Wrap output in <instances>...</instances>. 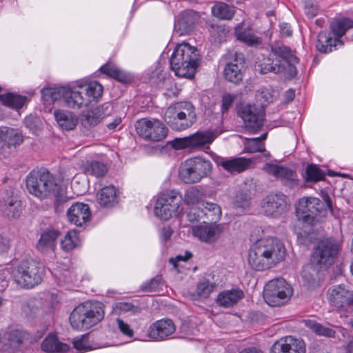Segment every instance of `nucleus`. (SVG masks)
<instances>
[{
    "instance_id": "1",
    "label": "nucleus",
    "mask_w": 353,
    "mask_h": 353,
    "mask_svg": "<svg viewBox=\"0 0 353 353\" xmlns=\"http://www.w3.org/2000/svg\"><path fill=\"white\" fill-rule=\"evenodd\" d=\"M285 248L276 238L261 239L250 248L248 262L250 266L258 271L269 269L285 256Z\"/></svg>"
},
{
    "instance_id": "2",
    "label": "nucleus",
    "mask_w": 353,
    "mask_h": 353,
    "mask_svg": "<svg viewBox=\"0 0 353 353\" xmlns=\"http://www.w3.org/2000/svg\"><path fill=\"white\" fill-rule=\"evenodd\" d=\"M26 187L30 194L39 199H48L52 195L55 196L57 203H63L68 199L54 176L45 168L32 170L27 176Z\"/></svg>"
},
{
    "instance_id": "3",
    "label": "nucleus",
    "mask_w": 353,
    "mask_h": 353,
    "mask_svg": "<svg viewBox=\"0 0 353 353\" xmlns=\"http://www.w3.org/2000/svg\"><path fill=\"white\" fill-rule=\"evenodd\" d=\"M271 50L272 53L279 59L274 63L270 57H263L259 59L255 65V68L261 74L274 72L275 74L288 70V74L294 77L296 74V69L294 66L299 62V59L288 47L279 42L274 43Z\"/></svg>"
},
{
    "instance_id": "4",
    "label": "nucleus",
    "mask_w": 353,
    "mask_h": 353,
    "mask_svg": "<svg viewBox=\"0 0 353 353\" xmlns=\"http://www.w3.org/2000/svg\"><path fill=\"white\" fill-rule=\"evenodd\" d=\"M201 61L199 50L188 43L178 44L172 52L170 68L179 77L192 78Z\"/></svg>"
},
{
    "instance_id": "5",
    "label": "nucleus",
    "mask_w": 353,
    "mask_h": 353,
    "mask_svg": "<svg viewBox=\"0 0 353 353\" xmlns=\"http://www.w3.org/2000/svg\"><path fill=\"white\" fill-rule=\"evenodd\" d=\"M104 305L98 301H86L76 306L70 316L71 326L76 330H88L104 317Z\"/></svg>"
},
{
    "instance_id": "6",
    "label": "nucleus",
    "mask_w": 353,
    "mask_h": 353,
    "mask_svg": "<svg viewBox=\"0 0 353 353\" xmlns=\"http://www.w3.org/2000/svg\"><path fill=\"white\" fill-rule=\"evenodd\" d=\"M10 272L17 286L30 289L41 283L44 268L32 259L23 260L10 267Z\"/></svg>"
},
{
    "instance_id": "7",
    "label": "nucleus",
    "mask_w": 353,
    "mask_h": 353,
    "mask_svg": "<svg viewBox=\"0 0 353 353\" xmlns=\"http://www.w3.org/2000/svg\"><path fill=\"white\" fill-rule=\"evenodd\" d=\"M165 121L177 131L185 130L196 121L195 108L190 102H180L170 105L165 112Z\"/></svg>"
},
{
    "instance_id": "8",
    "label": "nucleus",
    "mask_w": 353,
    "mask_h": 353,
    "mask_svg": "<svg viewBox=\"0 0 353 353\" xmlns=\"http://www.w3.org/2000/svg\"><path fill=\"white\" fill-rule=\"evenodd\" d=\"M212 170L210 160L200 157L189 158L182 162L179 168V176L185 183L193 184L208 177Z\"/></svg>"
},
{
    "instance_id": "9",
    "label": "nucleus",
    "mask_w": 353,
    "mask_h": 353,
    "mask_svg": "<svg viewBox=\"0 0 353 353\" xmlns=\"http://www.w3.org/2000/svg\"><path fill=\"white\" fill-rule=\"evenodd\" d=\"M296 213L298 219L304 223L313 224L325 216L323 203L316 197L303 196L297 201Z\"/></svg>"
},
{
    "instance_id": "10",
    "label": "nucleus",
    "mask_w": 353,
    "mask_h": 353,
    "mask_svg": "<svg viewBox=\"0 0 353 353\" xmlns=\"http://www.w3.org/2000/svg\"><path fill=\"white\" fill-rule=\"evenodd\" d=\"M341 248L340 243L332 239L326 238L320 241L311 256V262L321 269H326L332 265Z\"/></svg>"
},
{
    "instance_id": "11",
    "label": "nucleus",
    "mask_w": 353,
    "mask_h": 353,
    "mask_svg": "<svg viewBox=\"0 0 353 353\" xmlns=\"http://www.w3.org/2000/svg\"><path fill=\"white\" fill-rule=\"evenodd\" d=\"M182 196L176 190H166L160 194L156 201L154 213L163 220H168L179 214Z\"/></svg>"
},
{
    "instance_id": "12",
    "label": "nucleus",
    "mask_w": 353,
    "mask_h": 353,
    "mask_svg": "<svg viewBox=\"0 0 353 353\" xmlns=\"http://www.w3.org/2000/svg\"><path fill=\"white\" fill-rule=\"evenodd\" d=\"M293 294L292 288L284 279L278 278L270 281L264 288L263 298L271 306H280L286 303Z\"/></svg>"
},
{
    "instance_id": "13",
    "label": "nucleus",
    "mask_w": 353,
    "mask_h": 353,
    "mask_svg": "<svg viewBox=\"0 0 353 353\" xmlns=\"http://www.w3.org/2000/svg\"><path fill=\"white\" fill-rule=\"evenodd\" d=\"M136 131L143 139L161 141L168 135V129L159 119L143 118L137 121Z\"/></svg>"
},
{
    "instance_id": "14",
    "label": "nucleus",
    "mask_w": 353,
    "mask_h": 353,
    "mask_svg": "<svg viewBox=\"0 0 353 353\" xmlns=\"http://www.w3.org/2000/svg\"><path fill=\"white\" fill-rule=\"evenodd\" d=\"M237 114L251 133L256 132L263 125L265 112L255 104L241 103L237 106Z\"/></svg>"
},
{
    "instance_id": "15",
    "label": "nucleus",
    "mask_w": 353,
    "mask_h": 353,
    "mask_svg": "<svg viewBox=\"0 0 353 353\" xmlns=\"http://www.w3.org/2000/svg\"><path fill=\"white\" fill-rule=\"evenodd\" d=\"M261 209L268 216L278 218L286 213L290 205L288 203V196L281 192L268 194L261 201Z\"/></svg>"
},
{
    "instance_id": "16",
    "label": "nucleus",
    "mask_w": 353,
    "mask_h": 353,
    "mask_svg": "<svg viewBox=\"0 0 353 353\" xmlns=\"http://www.w3.org/2000/svg\"><path fill=\"white\" fill-rule=\"evenodd\" d=\"M327 299L334 307L347 310L353 306V290L344 284L335 285L328 289Z\"/></svg>"
},
{
    "instance_id": "17",
    "label": "nucleus",
    "mask_w": 353,
    "mask_h": 353,
    "mask_svg": "<svg viewBox=\"0 0 353 353\" xmlns=\"http://www.w3.org/2000/svg\"><path fill=\"white\" fill-rule=\"evenodd\" d=\"M263 170L269 174L280 179L285 186L290 189L298 188L299 185L296 173L286 167L268 163L264 165Z\"/></svg>"
},
{
    "instance_id": "18",
    "label": "nucleus",
    "mask_w": 353,
    "mask_h": 353,
    "mask_svg": "<svg viewBox=\"0 0 353 353\" xmlns=\"http://www.w3.org/2000/svg\"><path fill=\"white\" fill-rule=\"evenodd\" d=\"M176 330L174 322L170 319H162L154 322L148 330V336L152 340H165Z\"/></svg>"
},
{
    "instance_id": "19",
    "label": "nucleus",
    "mask_w": 353,
    "mask_h": 353,
    "mask_svg": "<svg viewBox=\"0 0 353 353\" xmlns=\"http://www.w3.org/2000/svg\"><path fill=\"white\" fill-rule=\"evenodd\" d=\"M270 353H305V344L302 339L288 336L275 342Z\"/></svg>"
},
{
    "instance_id": "20",
    "label": "nucleus",
    "mask_w": 353,
    "mask_h": 353,
    "mask_svg": "<svg viewBox=\"0 0 353 353\" xmlns=\"http://www.w3.org/2000/svg\"><path fill=\"white\" fill-rule=\"evenodd\" d=\"M112 105L104 103L101 105L90 109L81 114V123L85 128H90L98 125L103 118L110 114Z\"/></svg>"
},
{
    "instance_id": "21",
    "label": "nucleus",
    "mask_w": 353,
    "mask_h": 353,
    "mask_svg": "<svg viewBox=\"0 0 353 353\" xmlns=\"http://www.w3.org/2000/svg\"><path fill=\"white\" fill-rule=\"evenodd\" d=\"M245 70L243 54L236 53L234 59L225 65L223 70V76L228 81L236 84L242 81Z\"/></svg>"
},
{
    "instance_id": "22",
    "label": "nucleus",
    "mask_w": 353,
    "mask_h": 353,
    "mask_svg": "<svg viewBox=\"0 0 353 353\" xmlns=\"http://www.w3.org/2000/svg\"><path fill=\"white\" fill-rule=\"evenodd\" d=\"M203 222L205 224L192 228L193 235L205 243H211L217 241L222 232L221 225L214 222L212 223H205V221Z\"/></svg>"
},
{
    "instance_id": "23",
    "label": "nucleus",
    "mask_w": 353,
    "mask_h": 353,
    "mask_svg": "<svg viewBox=\"0 0 353 353\" xmlns=\"http://www.w3.org/2000/svg\"><path fill=\"white\" fill-rule=\"evenodd\" d=\"M68 221L77 226H82L91 217V212L87 204L73 203L67 211Z\"/></svg>"
},
{
    "instance_id": "24",
    "label": "nucleus",
    "mask_w": 353,
    "mask_h": 353,
    "mask_svg": "<svg viewBox=\"0 0 353 353\" xmlns=\"http://www.w3.org/2000/svg\"><path fill=\"white\" fill-rule=\"evenodd\" d=\"M199 13L194 10H187L181 12L174 24L176 32L181 35L190 34L199 21Z\"/></svg>"
},
{
    "instance_id": "25",
    "label": "nucleus",
    "mask_w": 353,
    "mask_h": 353,
    "mask_svg": "<svg viewBox=\"0 0 353 353\" xmlns=\"http://www.w3.org/2000/svg\"><path fill=\"white\" fill-rule=\"evenodd\" d=\"M59 235L60 233L57 230H46L40 235L36 246L37 250L42 254L54 252Z\"/></svg>"
},
{
    "instance_id": "26",
    "label": "nucleus",
    "mask_w": 353,
    "mask_h": 353,
    "mask_svg": "<svg viewBox=\"0 0 353 353\" xmlns=\"http://www.w3.org/2000/svg\"><path fill=\"white\" fill-rule=\"evenodd\" d=\"M253 163L252 159L245 157H234L228 159H222L219 165L225 170L231 174H237L244 172L251 167Z\"/></svg>"
},
{
    "instance_id": "27",
    "label": "nucleus",
    "mask_w": 353,
    "mask_h": 353,
    "mask_svg": "<svg viewBox=\"0 0 353 353\" xmlns=\"http://www.w3.org/2000/svg\"><path fill=\"white\" fill-rule=\"evenodd\" d=\"M83 82H78L70 88V96L68 97L67 106L72 108L80 109L90 104L89 99L83 91Z\"/></svg>"
},
{
    "instance_id": "28",
    "label": "nucleus",
    "mask_w": 353,
    "mask_h": 353,
    "mask_svg": "<svg viewBox=\"0 0 353 353\" xmlns=\"http://www.w3.org/2000/svg\"><path fill=\"white\" fill-rule=\"evenodd\" d=\"M27 337L28 334L22 330L14 329L10 330L7 333L8 342L3 345V350L6 353H14L20 350Z\"/></svg>"
},
{
    "instance_id": "29",
    "label": "nucleus",
    "mask_w": 353,
    "mask_h": 353,
    "mask_svg": "<svg viewBox=\"0 0 353 353\" xmlns=\"http://www.w3.org/2000/svg\"><path fill=\"white\" fill-rule=\"evenodd\" d=\"M236 38L249 46H257L261 43V39L254 34L250 27L241 22L235 28Z\"/></svg>"
},
{
    "instance_id": "30",
    "label": "nucleus",
    "mask_w": 353,
    "mask_h": 353,
    "mask_svg": "<svg viewBox=\"0 0 353 353\" xmlns=\"http://www.w3.org/2000/svg\"><path fill=\"white\" fill-rule=\"evenodd\" d=\"M219 133L216 130H206L204 132H197L188 136L190 142V148H201L205 145L212 143L218 137Z\"/></svg>"
},
{
    "instance_id": "31",
    "label": "nucleus",
    "mask_w": 353,
    "mask_h": 353,
    "mask_svg": "<svg viewBox=\"0 0 353 353\" xmlns=\"http://www.w3.org/2000/svg\"><path fill=\"white\" fill-rule=\"evenodd\" d=\"M70 346L61 342L54 334H48L41 343V350L49 353L67 352Z\"/></svg>"
},
{
    "instance_id": "32",
    "label": "nucleus",
    "mask_w": 353,
    "mask_h": 353,
    "mask_svg": "<svg viewBox=\"0 0 353 353\" xmlns=\"http://www.w3.org/2000/svg\"><path fill=\"white\" fill-rule=\"evenodd\" d=\"M54 115L56 121L63 130H72L79 121L77 115L70 111L57 110L54 111Z\"/></svg>"
},
{
    "instance_id": "33",
    "label": "nucleus",
    "mask_w": 353,
    "mask_h": 353,
    "mask_svg": "<svg viewBox=\"0 0 353 353\" xmlns=\"http://www.w3.org/2000/svg\"><path fill=\"white\" fill-rule=\"evenodd\" d=\"M70 87L62 86L59 88H46L41 90L42 98L46 101H56L63 99L67 104L68 97L70 96Z\"/></svg>"
},
{
    "instance_id": "34",
    "label": "nucleus",
    "mask_w": 353,
    "mask_h": 353,
    "mask_svg": "<svg viewBox=\"0 0 353 353\" xmlns=\"http://www.w3.org/2000/svg\"><path fill=\"white\" fill-rule=\"evenodd\" d=\"M338 45L342 46L341 40L336 37L332 38L330 34L321 32L318 34L316 48L321 52L327 53L332 50Z\"/></svg>"
},
{
    "instance_id": "35",
    "label": "nucleus",
    "mask_w": 353,
    "mask_h": 353,
    "mask_svg": "<svg viewBox=\"0 0 353 353\" xmlns=\"http://www.w3.org/2000/svg\"><path fill=\"white\" fill-rule=\"evenodd\" d=\"M243 297V292L241 290L232 289L220 293L216 299V303L224 307H230L235 305Z\"/></svg>"
},
{
    "instance_id": "36",
    "label": "nucleus",
    "mask_w": 353,
    "mask_h": 353,
    "mask_svg": "<svg viewBox=\"0 0 353 353\" xmlns=\"http://www.w3.org/2000/svg\"><path fill=\"white\" fill-rule=\"evenodd\" d=\"M99 204L106 208H110L117 203V190L113 185L103 188L97 194Z\"/></svg>"
},
{
    "instance_id": "37",
    "label": "nucleus",
    "mask_w": 353,
    "mask_h": 353,
    "mask_svg": "<svg viewBox=\"0 0 353 353\" xmlns=\"http://www.w3.org/2000/svg\"><path fill=\"white\" fill-rule=\"evenodd\" d=\"M3 132V140L6 148H17L19 146L23 141L22 134L17 129L8 127H2Z\"/></svg>"
},
{
    "instance_id": "38",
    "label": "nucleus",
    "mask_w": 353,
    "mask_h": 353,
    "mask_svg": "<svg viewBox=\"0 0 353 353\" xmlns=\"http://www.w3.org/2000/svg\"><path fill=\"white\" fill-rule=\"evenodd\" d=\"M23 312L30 319L39 318L43 315L44 310L43 303L39 299H30L22 306Z\"/></svg>"
},
{
    "instance_id": "39",
    "label": "nucleus",
    "mask_w": 353,
    "mask_h": 353,
    "mask_svg": "<svg viewBox=\"0 0 353 353\" xmlns=\"http://www.w3.org/2000/svg\"><path fill=\"white\" fill-rule=\"evenodd\" d=\"M266 138L267 133H264L259 137L247 139L245 144V150L248 153L263 152L265 157H269L270 154L265 150V145L263 142Z\"/></svg>"
},
{
    "instance_id": "40",
    "label": "nucleus",
    "mask_w": 353,
    "mask_h": 353,
    "mask_svg": "<svg viewBox=\"0 0 353 353\" xmlns=\"http://www.w3.org/2000/svg\"><path fill=\"white\" fill-rule=\"evenodd\" d=\"M1 210L8 219H15L20 216L21 212V201L15 197H10L4 201Z\"/></svg>"
},
{
    "instance_id": "41",
    "label": "nucleus",
    "mask_w": 353,
    "mask_h": 353,
    "mask_svg": "<svg viewBox=\"0 0 353 353\" xmlns=\"http://www.w3.org/2000/svg\"><path fill=\"white\" fill-rule=\"evenodd\" d=\"M101 72L107 74L108 76L123 83H126L130 81V77L120 70L113 63L108 62L102 65L100 68Z\"/></svg>"
},
{
    "instance_id": "42",
    "label": "nucleus",
    "mask_w": 353,
    "mask_h": 353,
    "mask_svg": "<svg viewBox=\"0 0 353 353\" xmlns=\"http://www.w3.org/2000/svg\"><path fill=\"white\" fill-rule=\"evenodd\" d=\"M82 88L90 103L97 102L102 96L103 86L97 81L83 82Z\"/></svg>"
},
{
    "instance_id": "43",
    "label": "nucleus",
    "mask_w": 353,
    "mask_h": 353,
    "mask_svg": "<svg viewBox=\"0 0 353 353\" xmlns=\"http://www.w3.org/2000/svg\"><path fill=\"white\" fill-rule=\"evenodd\" d=\"M83 172L86 174L100 178L106 174L108 172V167L103 162L98 161H86L83 165Z\"/></svg>"
},
{
    "instance_id": "44",
    "label": "nucleus",
    "mask_w": 353,
    "mask_h": 353,
    "mask_svg": "<svg viewBox=\"0 0 353 353\" xmlns=\"http://www.w3.org/2000/svg\"><path fill=\"white\" fill-rule=\"evenodd\" d=\"M201 210L203 216L210 222L216 223L221 217V208L216 203L210 202H203L201 203Z\"/></svg>"
},
{
    "instance_id": "45",
    "label": "nucleus",
    "mask_w": 353,
    "mask_h": 353,
    "mask_svg": "<svg viewBox=\"0 0 353 353\" xmlns=\"http://www.w3.org/2000/svg\"><path fill=\"white\" fill-rule=\"evenodd\" d=\"M27 98L13 93L0 94V103L3 105L13 108L19 109L26 102Z\"/></svg>"
},
{
    "instance_id": "46",
    "label": "nucleus",
    "mask_w": 353,
    "mask_h": 353,
    "mask_svg": "<svg viewBox=\"0 0 353 353\" xmlns=\"http://www.w3.org/2000/svg\"><path fill=\"white\" fill-rule=\"evenodd\" d=\"M234 8L225 3H217L212 7V14L214 17L222 20H230L234 15Z\"/></svg>"
},
{
    "instance_id": "47",
    "label": "nucleus",
    "mask_w": 353,
    "mask_h": 353,
    "mask_svg": "<svg viewBox=\"0 0 353 353\" xmlns=\"http://www.w3.org/2000/svg\"><path fill=\"white\" fill-rule=\"evenodd\" d=\"M303 323L319 336L333 337L336 333L330 327L323 325L311 319H305Z\"/></svg>"
},
{
    "instance_id": "48",
    "label": "nucleus",
    "mask_w": 353,
    "mask_h": 353,
    "mask_svg": "<svg viewBox=\"0 0 353 353\" xmlns=\"http://www.w3.org/2000/svg\"><path fill=\"white\" fill-rule=\"evenodd\" d=\"M330 28L333 34L340 39L347 30L353 28V21L349 18L340 19L333 21Z\"/></svg>"
},
{
    "instance_id": "49",
    "label": "nucleus",
    "mask_w": 353,
    "mask_h": 353,
    "mask_svg": "<svg viewBox=\"0 0 353 353\" xmlns=\"http://www.w3.org/2000/svg\"><path fill=\"white\" fill-rule=\"evenodd\" d=\"M80 243V240L75 230L68 231L61 241V248L69 252L77 248Z\"/></svg>"
},
{
    "instance_id": "50",
    "label": "nucleus",
    "mask_w": 353,
    "mask_h": 353,
    "mask_svg": "<svg viewBox=\"0 0 353 353\" xmlns=\"http://www.w3.org/2000/svg\"><path fill=\"white\" fill-rule=\"evenodd\" d=\"M128 312L135 314L138 312L137 307L131 303L117 302L112 305V313L117 316H120Z\"/></svg>"
},
{
    "instance_id": "51",
    "label": "nucleus",
    "mask_w": 353,
    "mask_h": 353,
    "mask_svg": "<svg viewBox=\"0 0 353 353\" xmlns=\"http://www.w3.org/2000/svg\"><path fill=\"white\" fill-rule=\"evenodd\" d=\"M306 181L316 182L325 178L323 172L316 165L310 164L305 170Z\"/></svg>"
},
{
    "instance_id": "52",
    "label": "nucleus",
    "mask_w": 353,
    "mask_h": 353,
    "mask_svg": "<svg viewBox=\"0 0 353 353\" xmlns=\"http://www.w3.org/2000/svg\"><path fill=\"white\" fill-rule=\"evenodd\" d=\"M256 100L259 104V108L264 110L265 107L273 101L274 97L269 90L261 89L256 93Z\"/></svg>"
},
{
    "instance_id": "53",
    "label": "nucleus",
    "mask_w": 353,
    "mask_h": 353,
    "mask_svg": "<svg viewBox=\"0 0 353 353\" xmlns=\"http://www.w3.org/2000/svg\"><path fill=\"white\" fill-rule=\"evenodd\" d=\"M216 286L214 283L210 282L209 281L200 282L196 287L197 295L201 298H208L214 291Z\"/></svg>"
},
{
    "instance_id": "54",
    "label": "nucleus",
    "mask_w": 353,
    "mask_h": 353,
    "mask_svg": "<svg viewBox=\"0 0 353 353\" xmlns=\"http://www.w3.org/2000/svg\"><path fill=\"white\" fill-rule=\"evenodd\" d=\"M201 199V193L197 187H191L185 192L184 201L186 204L194 205L198 203Z\"/></svg>"
},
{
    "instance_id": "55",
    "label": "nucleus",
    "mask_w": 353,
    "mask_h": 353,
    "mask_svg": "<svg viewBox=\"0 0 353 353\" xmlns=\"http://www.w3.org/2000/svg\"><path fill=\"white\" fill-rule=\"evenodd\" d=\"M167 79V73L162 67L158 63L155 69L151 72L150 80L152 83H159L165 81Z\"/></svg>"
},
{
    "instance_id": "56",
    "label": "nucleus",
    "mask_w": 353,
    "mask_h": 353,
    "mask_svg": "<svg viewBox=\"0 0 353 353\" xmlns=\"http://www.w3.org/2000/svg\"><path fill=\"white\" fill-rule=\"evenodd\" d=\"M74 347L79 351H87L90 350L88 336L85 334L77 337L73 340Z\"/></svg>"
},
{
    "instance_id": "57",
    "label": "nucleus",
    "mask_w": 353,
    "mask_h": 353,
    "mask_svg": "<svg viewBox=\"0 0 353 353\" xmlns=\"http://www.w3.org/2000/svg\"><path fill=\"white\" fill-rule=\"evenodd\" d=\"M304 3V11L306 16L310 19L316 16L319 9L316 3L313 0H305Z\"/></svg>"
},
{
    "instance_id": "58",
    "label": "nucleus",
    "mask_w": 353,
    "mask_h": 353,
    "mask_svg": "<svg viewBox=\"0 0 353 353\" xmlns=\"http://www.w3.org/2000/svg\"><path fill=\"white\" fill-rule=\"evenodd\" d=\"M172 148L175 150L190 148L189 137L176 138L170 142Z\"/></svg>"
},
{
    "instance_id": "59",
    "label": "nucleus",
    "mask_w": 353,
    "mask_h": 353,
    "mask_svg": "<svg viewBox=\"0 0 353 353\" xmlns=\"http://www.w3.org/2000/svg\"><path fill=\"white\" fill-rule=\"evenodd\" d=\"M201 212L202 210L200 208H192L187 214L188 220L190 223H194L201 221L203 217Z\"/></svg>"
},
{
    "instance_id": "60",
    "label": "nucleus",
    "mask_w": 353,
    "mask_h": 353,
    "mask_svg": "<svg viewBox=\"0 0 353 353\" xmlns=\"http://www.w3.org/2000/svg\"><path fill=\"white\" fill-rule=\"evenodd\" d=\"M116 323L118 328L123 334L130 337L133 336L134 332L127 323L119 318L116 319Z\"/></svg>"
},
{
    "instance_id": "61",
    "label": "nucleus",
    "mask_w": 353,
    "mask_h": 353,
    "mask_svg": "<svg viewBox=\"0 0 353 353\" xmlns=\"http://www.w3.org/2000/svg\"><path fill=\"white\" fill-rule=\"evenodd\" d=\"M234 99L235 96L230 93L225 94L223 96L221 105V111L223 113L228 111V110L232 106Z\"/></svg>"
},
{
    "instance_id": "62",
    "label": "nucleus",
    "mask_w": 353,
    "mask_h": 353,
    "mask_svg": "<svg viewBox=\"0 0 353 353\" xmlns=\"http://www.w3.org/2000/svg\"><path fill=\"white\" fill-rule=\"evenodd\" d=\"M161 276H157L152 279H151L148 283H145L144 288L147 291H155L157 288L159 287V285L161 283Z\"/></svg>"
},
{
    "instance_id": "63",
    "label": "nucleus",
    "mask_w": 353,
    "mask_h": 353,
    "mask_svg": "<svg viewBox=\"0 0 353 353\" xmlns=\"http://www.w3.org/2000/svg\"><path fill=\"white\" fill-rule=\"evenodd\" d=\"M234 205L236 208H246L250 205V200L242 194L237 195L234 201Z\"/></svg>"
},
{
    "instance_id": "64",
    "label": "nucleus",
    "mask_w": 353,
    "mask_h": 353,
    "mask_svg": "<svg viewBox=\"0 0 353 353\" xmlns=\"http://www.w3.org/2000/svg\"><path fill=\"white\" fill-rule=\"evenodd\" d=\"M192 254L190 252H186L185 256L178 255L175 258L170 259L169 261L173 265L175 269L177 268V262L179 261H186L192 257Z\"/></svg>"
}]
</instances>
